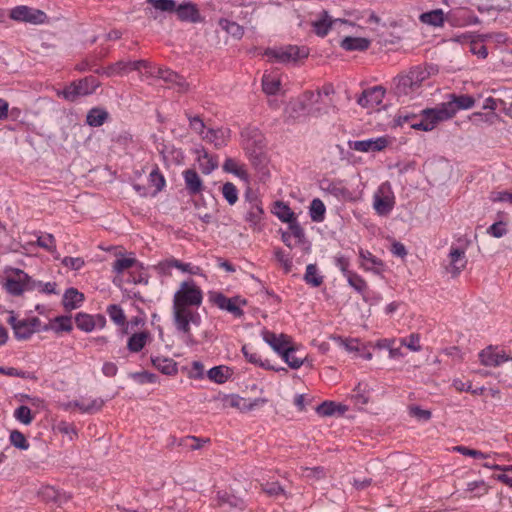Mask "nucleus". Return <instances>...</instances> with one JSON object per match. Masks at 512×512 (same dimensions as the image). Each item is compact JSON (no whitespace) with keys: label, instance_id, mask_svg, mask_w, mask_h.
Returning a JSON list of instances; mask_svg holds the SVG:
<instances>
[{"label":"nucleus","instance_id":"1","mask_svg":"<svg viewBox=\"0 0 512 512\" xmlns=\"http://www.w3.org/2000/svg\"><path fill=\"white\" fill-rule=\"evenodd\" d=\"M202 301V291L193 280L182 282L173 297V324L188 345L195 344L191 326L198 327L201 323V316L195 308H198Z\"/></svg>","mask_w":512,"mask_h":512},{"label":"nucleus","instance_id":"2","mask_svg":"<svg viewBox=\"0 0 512 512\" xmlns=\"http://www.w3.org/2000/svg\"><path fill=\"white\" fill-rule=\"evenodd\" d=\"M4 273L2 287L12 296H21L26 291L35 290L39 285L36 280L19 268L6 267Z\"/></svg>","mask_w":512,"mask_h":512},{"label":"nucleus","instance_id":"3","mask_svg":"<svg viewBox=\"0 0 512 512\" xmlns=\"http://www.w3.org/2000/svg\"><path fill=\"white\" fill-rule=\"evenodd\" d=\"M100 83L94 76H88L78 81H73L66 86L58 95H62L66 100L74 102L81 96L92 94Z\"/></svg>","mask_w":512,"mask_h":512},{"label":"nucleus","instance_id":"4","mask_svg":"<svg viewBox=\"0 0 512 512\" xmlns=\"http://www.w3.org/2000/svg\"><path fill=\"white\" fill-rule=\"evenodd\" d=\"M7 322L9 325H11L14 331V335L18 340L29 339L41 323L38 317L19 320L13 312L10 313Z\"/></svg>","mask_w":512,"mask_h":512},{"label":"nucleus","instance_id":"5","mask_svg":"<svg viewBox=\"0 0 512 512\" xmlns=\"http://www.w3.org/2000/svg\"><path fill=\"white\" fill-rule=\"evenodd\" d=\"M265 55L279 63L296 62L298 59L307 58L309 50L306 47L288 45L278 49H267Z\"/></svg>","mask_w":512,"mask_h":512},{"label":"nucleus","instance_id":"6","mask_svg":"<svg viewBox=\"0 0 512 512\" xmlns=\"http://www.w3.org/2000/svg\"><path fill=\"white\" fill-rule=\"evenodd\" d=\"M475 99L467 94L451 95V100L442 103L439 107L442 118L448 120L452 118L459 110L470 109L474 106Z\"/></svg>","mask_w":512,"mask_h":512},{"label":"nucleus","instance_id":"7","mask_svg":"<svg viewBox=\"0 0 512 512\" xmlns=\"http://www.w3.org/2000/svg\"><path fill=\"white\" fill-rule=\"evenodd\" d=\"M10 18L17 22H25L34 25L43 24L47 21V15L40 9L19 5L10 11Z\"/></svg>","mask_w":512,"mask_h":512},{"label":"nucleus","instance_id":"8","mask_svg":"<svg viewBox=\"0 0 512 512\" xmlns=\"http://www.w3.org/2000/svg\"><path fill=\"white\" fill-rule=\"evenodd\" d=\"M210 300L219 309L228 311L236 318H240L244 315L241 306H245L247 304L246 299H242L239 296L228 298L222 293H215L211 295Z\"/></svg>","mask_w":512,"mask_h":512},{"label":"nucleus","instance_id":"9","mask_svg":"<svg viewBox=\"0 0 512 512\" xmlns=\"http://www.w3.org/2000/svg\"><path fill=\"white\" fill-rule=\"evenodd\" d=\"M439 107L433 109H425L421 113V118L411 123V128L422 131H431L438 122L444 121Z\"/></svg>","mask_w":512,"mask_h":512},{"label":"nucleus","instance_id":"10","mask_svg":"<svg viewBox=\"0 0 512 512\" xmlns=\"http://www.w3.org/2000/svg\"><path fill=\"white\" fill-rule=\"evenodd\" d=\"M386 90L382 86H374L363 90L357 98V103L363 108H374L382 103Z\"/></svg>","mask_w":512,"mask_h":512},{"label":"nucleus","instance_id":"11","mask_svg":"<svg viewBox=\"0 0 512 512\" xmlns=\"http://www.w3.org/2000/svg\"><path fill=\"white\" fill-rule=\"evenodd\" d=\"M349 148L359 152H379L388 145L386 137H378L376 139H366L349 141Z\"/></svg>","mask_w":512,"mask_h":512},{"label":"nucleus","instance_id":"12","mask_svg":"<svg viewBox=\"0 0 512 512\" xmlns=\"http://www.w3.org/2000/svg\"><path fill=\"white\" fill-rule=\"evenodd\" d=\"M177 18L182 22L200 23L204 20L196 4L184 2L176 5L175 11Z\"/></svg>","mask_w":512,"mask_h":512},{"label":"nucleus","instance_id":"13","mask_svg":"<svg viewBox=\"0 0 512 512\" xmlns=\"http://www.w3.org/2000/svg\"><path fill=\"white\" fill-rule=\"evenodd\" d=\"M481 364L490 367H497L500 364L509 361L512 357L505 353V351H497L496 348L489 346L479 353Z\"/></svg>","mask_w":512,"mask_h":512},{"label":"nucleus","instance_id":"14","mask_svg":"<svg viewBox=\"0 0 512 512\" xmlns=\"http://www.w3.org/2000/svg\"><path fill=\"white\" fill-rule=\"evenodd\" d=\"M248 207L245 220L257 230H260V223L264 215L261 201L257 197H249L247 195Z\"/></svg>","mask_w":512,"mask_h":512},{"label":"nucleus","instance_id":"15","mask_svg":"<svg viewBox=\"0 0 512 512\" xmlns=\"http://www.w3.org/2000/svg\"><path fill=\"white\" fill-rule=\"evenodd\" d=\"M449 258L450 262L446 267V270L452 275V277H457L467 265L465 251L461 248H451Z\"/></svg>","mask_w":512,"mask_h":512},{"label":"nucleus","instance_id":"16","mask_svg":"<svg viewBox=\"0 0 512 512\" xmlns=\"http://www.w3.org/2000/svg\"><path fill=\"white\" fill-rule=\"evenodd\" d=\"M267 400L265 398H256L252 401L242 398L238 395H231L226 398V403L233 408L239 409L242 412H247L265 404Z\"/></svg>","mask_w":512,"mask_h":512},{"label":"nucleus","instance_id":"17","mask_svg":"<svg viewBox=\"0 0 512 512\" xmlns=\"http://www.w3.org/2000/svg\"><path fill=\"white\" fill-rule=\"evenodd\" d=\"M263 339L269 344L272 349L277 352L279 355L286 349V347L290 346L291 340L290 337L286 334L277 335L274 332L265 330L263 331Z\"/></svg>","mask_w":512,"mask_h":512},{"label":"nucleus","instance_id":"18","mask_svg":"<svg viewBox=\"0 0 512 512\" xmlns=\"http://www.w3.org/2000/svg\"><path fill=\"white\" fill-rule=\"evenodd\" d=\"M344 23L345 21L337 18L333 19L327 11L323 10L320 15L319 19L315 20L312 25L314 27V32L320 36L324 37L328 34L329 30L332 28V26L336 23Z\"/></svg>","mask_w":512,"mask_h":512},{"label":"nucleus","instance_id":"19","mask_svg":"<svg viewBox=\"0 0 512 512\" xmlns=\"http://www.w3.org/2000/svg\"><path fill=\"white\" fill-rule=\"evenodd\" d=\"M149 76H155L163 79L165 82L174 83L179 87L180 92L187 90L188 85L183 77L169 69L158 68L156 72L148 71Z\"/></svg>","mask_w":512,"mask_h":512},{"label":"nucleus","instance_id":"20","mask_svg":"<svg viewBox=\"0 0 512 512\" xmlns=\"http://www.w3.org/2000/svg\"><path fill=\"white\" fill-rule=\"evenodd\" d=\"M230 137V131L228 129H208L202 136V139L210 142L215 148L220 149L227 145Z\"/></svg>","mask_w":512,"mask_h":512},{"label":"nucleus","instance_id":"21","mask_svg":"<svg viewBox=\"0 0 512 512\" xmlns=\"http://www.w3.org/2000/svg\"><path fill=\"white\" fill-rule=\"evenodd\" d=\"M185 187L190 195H198L203 189V181L194 169H187L183 172Z\"/></svg>","mask_w":512,"mask_h":512},{"label":"nucleus","instance_id":"22","mask_svg":"<svg viewBox=\"0 0 512 512\" xmlns=\"http://www.w3.org/2000/svg\"><path fill=\"white\" fill-rule=\"evenodd\" d=\"M359 257L362 262L360 263V267L365 271H372L376 274H380V269L383 267V261L376 256H374L370 251L364 250L362 248L359 249Z\"/></svg>","mask_w":512,"mask_h":512},{"label":"nucleus","instance_id":"23","mask_svg":"<svg viewBox=\"0 0 512 512\" xmlns=\"http://www.w3.org/2000/svg\"><path fill=\"white\" fill-rule=\"evenodd\" d=\"M419 88L416 84H414V81L412 80V77L408 74L398 76L395 79V93L398 96H407L414 92H416Z\"/></svg>","mask_w":512,"mask_h":512},{"label":"nucleus","instance_id":"24","mask_svg":"<svg viewBox=\"0 0 512 512\" xmlns=\"http://www.w3.org/2000/svg\"><path fill=\"white\" fill-rule=\"evenodd\" d=\"M151 363L156 369L165 375L172 376L178 372L177 363L172 358L159 356L151 357Z\"/></svg>","mask_w":512,"mask_h":512},{"label":"nucleus","instance_id":"25","mask_svg":"<svg viewBox=\"0 0 512 512\" xmlns=\"http://www.w3.org/2000/svg\"><path fill=\"white\" fill-rule=\"evenodd\" d=\"M197 153V161L199 164V168L203 174L208 175L218 167L217 157L210 155L204 149H202L201 151H197Z\"/></svg>","mask_w":512,"mask_h":512},{"label":"nucleus","instance_id":"26","mask_svg":"<svg viewBox=\"0 0 512 512\" xmlns=\"http://www.w3.org/2000/svg\"><path fill=\"white\" fill-rule=\"evenodd\" d=\"M84 294L79 292L76 288H68L63 295V305L66 310H73L78 308L84 301Z\"/></svg>","mask_w":512,"mask_h":512},{"label":"nucleus","instance_id":"27","mask_svg":"<svg viewBox=\"0 0 512 512\" xmlns=\"http://www.w3.org/2000/svg\"><path fill=\"white\" fill-rule=\"evenodd\" d=\"M341 47L347 51H365L370 46V40L363 37H345L341 41Z\"/></svg>","mask_w":512,"mask_h":512},{"label":"nucleus","instance_id":"28","mask_svg":"<svg viewBox=\"0 0 512 512\" xmlns=\"http://www.w3.org/2000/svg\"><path fill=\"white\" fill-rule=\"evenodd\" d=\"M332 93H334V89H333L332 85H325L322 88V90H318L316 93L313 91H306L303 94V100L299 101L297 103V105L299 106V109L305 110L306 103L318 102V100L322 94H324L325 96H329Z\"/></svg>","mask_w":512,"mask_h":512},{"label":"nucleus","instance_id":"29","mask_svg":"<svg viewBox=\"0 0 512 512\" xmlns=\"http://www.w3.org/2000/svg\"><path fill=\"white\" fill-rule=\"evenodd\" d=\"M346 411L347 407L345 405L336 404L333 401H324L316 408V412L323 417L332 416L336 413L343 415Z\"/></svg>","mask_w":512,"mask_h":512},{"label":"nucleus","instance_id":"30","mask_svg":"<svg viewBox=\"0 0 512 512\" xmlns=\"http://www.w3.org/2000/svg\"><path fill=\"white\" fill-rule=\"evenodd\" d=\"M149 333L146 331L132 334L127 341V348L132 353L140 352L146 345Z\"/></svg>","mask_w":512,"mask_h":512},{"label":"nucleus","instance_id":"31","mask_svg":"<svg viewBox=\"0 0 512 512\" xmlns=\"http://www.w3.org/2000/svg\"><path fill=\"white\" fill-rule=\"evenodd\" d=\"M72 405L77 407L82 413L93 414L102 409L104 406V400L101 398H96L89 401L80 400L74 401Z\"/></svg>","mask_w":512,"mask_h":512},{"label":"nucleus","instance_id":"32","mask_svg":"<svg viewBox=\"0 0 512 512\" xmlns=\"http://www.w3.org/2000/svg\"><path fill=\"white\" fill-rule=\"evenodd\" d=\"M346 279L348 284L362 296L363 300L367 301L366 292L368 290V284L366 280L356 272L349 274Z\"/></svg>","mask_w":512,"mask_h":512},{"label":"nucleus","instance_id":"33","mask_svg":"<svg viewBox=\"0 0 512 512\" xmlns=\"http://www.w3.org/2000/svg\"><path fill=\"white\" fill-rule=\"evenodd\" d=\"M132 67H133L132 61L120 60V61L106 67L103 70V73L107 77H111V76H115V75H124L131 71H134V69H132Z\"/></svg>","mask_w":512,"mask_h":512},{"label":"nucleus","instance_id":"34","mask_svg":"<svg viewBox=\"0 0 512 512\" xmlns=\"http://www.w3.org/2000/svg\"><path fill=\"white\" fill-rule=\"evenodd\" d=\"M325 190L338 199L347 200L351 197V192L341 181L329 182Z\"/></svg>","mask_w":512,"mask_h":512},{"label":"nucleus","instance_id":"35","mask_svg":"<svg viewBox=\"0 0 512 512\" xmlns=\"http://www.w3.org/2000/svg\"><path fill=\"white\" fill-rule=\"evenodd\" d=\"M108 116L109 114L106 110L92 108L87 114L86 122L89 126L99 127L107 120Z\"/></svg>","mask_w":512,"mask_h":512},{"label":"nucleus","instance_id":"36","mask_svg":"<svg viewBox=\"0 0 512 512\" xmlns=\"http://www.w3.org/2000/svg\"><path fill=\"white\" fill-rule=\"evenodd\" d=\"M296 350L291 345L286 347V349L281 353L282 359L288 364V366L292 369H298L304 363V358L295 355Z\"/></svg>","mask_w":512,"mask_h":512},{"label":"nucleus","instance_id":"37","mask_svg":"<svg viewBox=\"0 0 512 512\" xmlns=\"http://www.w3.org/2000/svg\"><path fill=\"white\" fill-rule=\"evenodd\" d=\"M421 22L435 27L442 26L444 23V13L441 9L432 10L420 15Z\"/></svg>","mask_w":512,"mask_h":512},{"label":"nucleus","instance_id":"38","mask_svg":"<svg viewBox=\"0 0 512 512\" xmlns=\"http://www.w3.org/2000/svg\"><path fill=\"white\" fill-rule=\"evenodd\" d=\"M160 265L165 266L167 268H177L181 270L182 272H186L189 274L196 275L199 273L200 268L198 266H192L190 263H183L180 260H177L175 258L166 260L165 262L161 263Z\"/></svg>","mask_w":512,"mask_h":512},{"label":"nucleus","instance_id":"39","mask_svg":"<svg viewBox=\"0 0 512 512\" xmlns=\"http://www.w3.org/2000/svg\"><path fill=\"white\" fill-rule=\"evenodd\" d=\"M75 323L77 328L84 332H91L96 326L95 317L86 313H78L75 316Z\"/></svg>","mask_w":512,"mask_h":512},{"label":"nucleus","instance_id":"40","mask_svg":"<svg viewBox=\"0 0 512 512\" xmlns=\"http://www.w3.org/2000/svg\"><path fill=\"white\" fill-rule=\"evenodd\" d=\"M393 200L389 196H374V208L380 215H386L393 209Z\"/></svg>","mask_w":512,"mask_h":512},{"label":"nucleus","instance_id":"41","mask_svg":"<svg viewBox=\"0 0 512 512\" xmlns=\"http://www.w3.org/2000/svg\"><path fill=\"white\" fill-rule=\"evenodd\" d=\"M149 183L151 186L155 187L153 195L161 192L166 185V180L157 165H155V167L149 173Z\"/></svg>","mask_w":512,"mask_h":512},{"label":"nucleus","instance_id":"42","mask_svg":"<svg viewBox=\"0 0 512 512\" xmlns=\"http://www.w3.org/2000/svg\"><path fill=\"white\" fill-rule=\"evenodd\" d=\"M274 209V214L282 222L289 223L291 220H294V218H296L295 213L291 210V208L281 201H277L275 203Z\"/></svg>","mask_w":512,"mask_h":512},{"label":"nucleus","instance_id":"43","mask_svg":"<svg viewBox=\"0 0 512 512\" xmlns=\"http://www.w3.org/2000/svg\"><path fill=\"white\" fill-rule=\"evenodd\" d=\"M219 26L225 30L228 34L232 35L234 38L240 39L244 34V29L241 25L236 22L230 21L228 19H220Z\"/></svg>","mask_w":512,"mask_h":512},{"label":"nucleus","instance_id":"44","mask_svg":"<svg viewBox=\"0 0 512 512\" xmlns=\"http://www.w3.org/2000/svg\"><path fill=\"white\" fill-rule=\"evenodd\" d=\"M242 353L245 356L246 360L252 364L258 365L266 369H272L276 371L279 370L274 368L273 366H270L267 360L262 361L261 356L257 352L250 351L246 345L242 347Z\"/></svg>","mask_w":512,"mask_h":512},{"label":"nucleus","instance_id":"45","mask_svg":"<svg viewBox=\"0 0 512 512\" xmlns=\"http://www.w3.org/2000/svg\"><path fill=\"white\" fill-rule=\"evenodd\" d=\"M326 208L324 203L318 199L315 198L312 200L310 204V217L315 222H321L324 220Z\"/></svg>","mask_w":512,"mask_h":512},{"label":"nucleus","instance_id":"46","mask_svg":"<svg viewBox=\"0 0 512 512\" xmlns=\"http://www.w3.org/2000/svg\"><path fill=\"white\" fill-rule=\"evenodd\" d=\"M304 280L313 287H318L323 283L322 276L317 274V266L315 264H309L306 267Z\"/></svg>","mask_w":512,"mask_h":512},{"label":"nucleus","instance_id":"47","mask_svg":"<svg viewBox=\"0 0 512 512\" xmlns=\"http://www.w3.org/2000/svg\"><path fill=\"white\" fill-rule=\"evenodd\" d=\"M280 80L269 75H264L262 79L263 91L268 95H275L280 89Z\"/></svg>","mask_w":512,"mask_h":512},{"label":"nucleus","instance_id":"48","mask_svg":"<svg viewBox=\"0 0 512 512\" xmlns=\"http://www.w3.org/2000/svg\"><path fill=\"white\" fill-rule=\"evenodd\" d=\"M107 313L111 320L117 325L123 326L126 323V317L119 305L111 304L107 307Z\"/></svg>","mask_w":512,"mask_h":512},{"label":"nucleus","instance_id":"49","mask_svg":"<svg viewBox=\"0 0 512 512\" xmlns=\"http://www.w3.org/2000/svg\"><path fill=\"white\" fill-rule=\"evenodd\" d=\"M14 417L16 418V420L25 425H29L33 421L32 411L28 406L25 405H21L15 409Z\"/></svg>","mask_w":512,"mask_h":512},{"label":"nucleus","instance_id":"50","mask_svg":"<svg viewBox=\"0 0 512 512\" xmlns=\"http://www.w3.org/2000/svg\"><path fill=\"white\" fill-rule=\"evenodd\" d=\"M9 439L11 444L18 449L27 450L29 448L25 435L19 430H12Z\"/></svg>","mask_w":512,"mask_h":512},{"label":"nucleus","instance_id":"51","mask_svg":"<svg viewBox=\"0 0 512 512\" xmlns=\"http://www.w3.org/2000/svg\"><path fill=\"white\" fill-rule=\"evenodd\" d=\"M400 346H405L413 352H419L422 349L419 334L412 333L408 337L400 339Z\"/></svg>","mask_w":512,"mask_h":512},{"label":"nucleus","instance_id":"52","mask_svg":"<svg viewBox=\"0 0 512 512\" xmlns=\"http://www.w3.org/2000/svg\"><path fill=\"white\" fill-rule=\"evenodd\" d=\"M137 263L135 258L121 257L117 258L113 263V271L117 274L123 273L125 270L133 267Z\"/></svg>","mask_w":512,"mask_h":512},{"label":"nucleus","instance_id":"53","mask_svg":"<svg viewBox=\"0 0 512 512\" xmlns=\"http://www.w3.org/2000/svg\"><path fill=\"white\" fill-rule=\"evenodd\" d=\"M222 194L230 205H234L238 200L237 188L231 182H226L222 186Z\"/></svg>","mask_w":512,"mask_h":512},{"label":"nucleus","instance_id":"54","mask_svg":"<svg viewBox=\"0 0 512 512\" xmlns=\"http://www.w3.org/2000/svg\"><path fill=\"white\" fill-rule=\"evenodd\" d=\"M147 3L151 4L154 9L162 12H174L176 8L175 0H147Z\"/></svg>","mask_w":512,"mask_h":512},{"label":"nucleus","instance_id":"55","mask_svg":"<svg viewBox=\"0 0 512 512\" xmlns=\"http://www.w3.org/2000/svg\"><path fill=\"white\" fill-rule=\"evenodd\" d=\"M227 371L223 366H215L208 371V377L217 383H224L227 380Z\"/></svg>","mask_w":512,"mask_h":512},{"label":"nucleus","instance_id":"56","mask_svg":"<svg viewBox=\"0 0 512 512\" xmlns=\"http://www.w3.org/2000/svg\"><path fill=\"white\" fill-rule=\"evenodd\" d=\"M409 75L412 77L414 84H416L417 87L420 88L422 82L429 77V72L426 69L417 66L410 69Z\"/></svg>","mask_w":512,"mask_h":512},{"label":"nucleus","instance_id":"57","mask_svg":"<svg viewBox=\"0 0 512 512\" xmlns=\"http://www.w3.org/2000/svg\"><path fill=\"white\" fill-rule=\"evenodd\" d=\"M186 116L188 118V121H189V126L190 128L200 134V135H204L206 133L205 131V123L203 121V119H201L199 116H192L190 113H186Z\"/></svg>","mask_w":512,"mask_h":512},{"label":"nucleus","instance_id":"58","mask_svg":"<svg viewBox=\"0 0 512 512\" xmlns=\"http://www.w3.org/2000/svg\"><path fill=\"white\" fill-rule=\"evenodd\" d=\"M289 231L291 233V236L295 237L297 239V242L299 244H302L305 240V233L301 225L298 223L297 219L294 218V220H291L289 223Z\"/></svg>","mask_w":512,"mask_h":512},{"label":"nucleus","instance_id":"59","mask_svg":"<svg viewBox=\"0 0 512 512\" xmlns=\"http://www.w3.org/2000/svg\"><path fill=\"white\" fill-rule=\"evenodd\" d=\"M37 245L50 253L56 252L55 238L52 234L38 237Z\"/></svg>","mask_w":512,"mask_h":512},{"label":"nucleus","instance_id":"60","mask_svg":"<svg viewBox=\"0 0 512 512\" xmlns=\"http://www.w3.org/2000/svg\"><path fill=\"white\" fill-rule=\"evenodd\" d=\"M262 490L269 496L285 495V490L278 482H266L261 484Z\"/></svg>","mask_w":512,"mask_h":512},{"label":"nucleus","instance_id":"61","mask_svg":"<svg viewBox=\"0 0 512 512\" xmlns=\"http://www.w3.org/2000/svg\"><path fill=\"white\" fill-rule=\"evenodd\" d=\"M131 376L141 384L155 383L158 380V376L156 374L148 371L135 372Z\"/></svg>","mask_w":512,"mask_h":512},{"label":"nucleus","instance_id":"62","mask_svg":"<svg viewBox=\"0 0 512 512\" xmlns=\"http://www.w3.org/2000/svg\"><path fill=\"white\" fill-rule=\"evenodd\" d=\"M57 324L56 331L70 332L73 328L71 317L69 316H58L55 318Z\"/></svg>","mask_w":512,"mask_h":512},{"label":"nucleus","instance_id":"63","mask_svg":"<svg viewBox=\"0 0 512 512\" xmlns=\"http://www.w3.org/2000/svg\"><path fill=\"white\" fill-rule=\"evenodd\" d=\"M62 264H63V266H65L71 270L77 271V270H80L84 266L85 262H84L83 258H81V257H65L62 260Z\"/></svg>","mask_w":512,"mask_h":512},{"label":"nucleus","instance_id":"64","mask_svg":"<svg viewBox=\"0 0 512 512\" xmlns=\"http://www.w3.org/2000/svg\"><path fill=\"white\" fill-rule=\"evenodd\" d=\"M487 233L495 238H500L507 233L506 225L501 221L496 222L487 229Z\"/></svg>","mask_w":512,"mask_h":512}]
</instances>
